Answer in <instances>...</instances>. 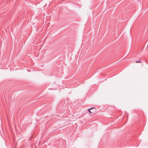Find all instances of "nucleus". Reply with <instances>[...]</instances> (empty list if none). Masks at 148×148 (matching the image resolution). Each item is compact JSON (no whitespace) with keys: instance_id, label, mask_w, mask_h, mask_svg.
<instances>
[{"instance_id":"nucleus-3","label":"nucleus","mask_w":148,"mask_h":148,"mask_svg":"<svg viewBox=\"0 0 148 148\" xmlns=\"http://www.w3.org/2000/svg\"><path fill=\"white\" fill-rule=\"evenodd\" d=\"M29 139H31V138H30Z\"/></svg>"},{"instance_id":"nucleus-1","label":"nucleus","mask_w":148,"mask_h":148,"mask_svg":"<svg viewBox=\"0 0 148 148\" xmlns=\"http://www.w3.org/2000/svg\"><path fill=\"white\" fill-rule=\"evenodd\" d=\"M96 109L95 107H93L88 109V111L90 113L92 114L95 112Z\"/></svg>"},{"instance_id":"nucleus-2","label":"nucleus","mask_w":148,"mask_h":148,"mask_svg":"<svg viewBox=\"0 0 148 148\" xmlns=\"http://www.w3.org/2000/svg\"><path fill=\"white\" fill-rule=\"evenodd\" d=\"M141 62V61L139 60H138L137 61H136V63H140Z\"/></svg>"}]
</instances>
